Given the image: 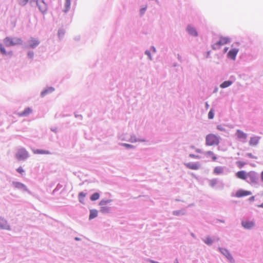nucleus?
<instances>
[{
	"instance_id": "nucleus-20",
	"label": "nucleus",
	"mask_w": 263,
	"mask_h": 263,
	"mask_svg": "<svg viewBox=\"0 0 263 263\" xmlns=\"http://www.w3.org/2000/svg\"><path fill=\"white\" fill-rule=\"evenodd\" d=\"M98 215V211L96 210H91L90 211L89 219H92L96 217Z\"/></svg>"
},
{
	"instance_id": "nucleus-9",
	"label": "nucleus",
	"mask_w": 263,
	"mask_h": 263,
	"mask_svg": "<svg viewBox=\"0 0 263 263\" xmlns=\"http://www.w3.org/2000/svg\"><path fill=\"white\" fill-rule=\"evenodd\" d=\"M28 43L30 48H34L39 45L40 41L36 39L31 37L28 41Z\"/></svg>"
},
{
	"instance_id": "nucleus-4",
	"label": "nucleus",
	"mask_w": 263,
	"mask_h": 263,
	"mask_svg": "<svg viewBox=\"0 0 263 263\" xmlns=\"http://www.w3.org/2000/svg\"><path fill=\"white\" fill-rule=\"evenodd\" d=\"M230 42V40L228 37H221L219 41L214 44L212 45V48L213 49H217L219 48L222 45H225Z\"/></svg>"
},
{
	"instance_id": "nucleus-27",
	"label": "nucleus",
	"mask_w": 263,
	"mask_h": 263,
	"mask_svg": "<svg viewBox=\"0 0 263 263\" xmlns=\"http://www.w3.org/2000/svg\"><path fill=\"white\" fill-rule=\"evenodd\" d=\"M221 252L225 255L228 258H232L230 254L226 250H223V251H221Z\"/></svg>"
},
{
	"instance_id": "nucleus-15",
	"label": "nucleus",
	"mask_w": 263,
	"mask_h": 263,
	"mask_svg": "<svg viewBox=\"0 0 263 263\" xmlns=\"http://www.w3.org/2000/svg\"><path fill=\"white\" fill-rule=\"evenodd\" d=\"M0 228L4 229H9V226L8 225L7 221L0 218Z\"/></svg>"
},
{
	"instance_id": "nucleus-39",
	"label": "nucleus",
	"mask_w": 263,
	"mask_h": 263,
	"mask_svg": "<svg viewBox=\"0 0 263 263\" xmlns=\"http://www.w3.org/2000/svg\"><path fill=\"white\" fill-rule=\"evenodd\" d=\"M145 53L149 57V59H151L150 52L148 51H146Z\"/></svg>"
},
{
	"instance_id": "nucleus-21",
	"label": "nucleus",
	"mask_w": 263,
	"mask_h": 263,
	"mask_svg": "<svg viewBox=\"0 0 263 263\" xmlns=\"http://www.w3.org/2000/svg\"><path fill=\"white\" fill-rule=\"evenodd\" d=\"M223 172V168L220 166H217L214 170V173L216 175H219Z\"/></svg>"
},
{
	"instance_id": "nucleus-18",
	"label": "nucleus",
	"mask_w": 263,
	"mask_h": 263,
	"mask_svg": "<svg viewBox=\"0 0 263 263\" xmlns=\"http://www.w3.org/2000/svg\"><path fill=\"white\" fill-rule=\"evenodd\" d=\"M70 4V0H65L64 4L65 8L63 9L64 12H67L69 10Z\"/></svg>"
},
{
	"instance_id": "nucleus-16",
	"label": "nucleus",
	"mask_w": 263,
	"mask_h": 263,
	"mask_svg": "<svg viewBox=\"0 0 263 263\" xmlns=\"http://www.w3.org/2000/svg\"><path fill=\"white\" fill-rule=\"evenodd\" d=\"M32 110L30 108H26L23 111L18 114L20 116H27L31 112Z\"/></svg>"
},
{
	"instance_id": "nucleus-29",
	"label": "nucleus",
	"mask_w": 263,
	"mask_h": 263,
	"mask_svg": "<svg viewBox=\"0 0 263 263\" xmlns=\"http://www.w3.org/2000/svg\"><path fill=\"white\" fill-rule=\"evenodd\" d=\"M0 50H1V52L3 54H6V51L5 48L4 47V46L2 45H1V46H0Z\"/></svg>"
},
{
	"instance_id": "nucleus-33",
	"label": "nucleus",
	"mask_w": 263,
	"mask_h": 263,
	"mask_svg": "<svg viewBox=\"0 0 263 263\" xmlns=\"http://www.w3.org/2000/svg\"><path fill=\"white\" fill-rule=\"evenodd\" d=\"M17 171L20 173V174H23L24 173V170L23 169V168L20 166L17 169Z\"/></svg>"
},
{
	"instance_id": "nucleus-38",
	"label": "nucleus",
	"mask_w": 263,
	"mask_h": 263,
	"mask_svg": "<svg viewBox=\"0 0 263 263\" xmlns=\"http://www.w3.org/2000/svg\"><path fill=\"white\" fill-rule=\"evenodd\" d=\"M247 156L251 158H256L251 153H248L247 154Z\"/></svg>"
},
{
	"instance_id": "nucleus-42",
	"label": "nucleus",
	"mask_w": 263,
	"mask_h": 263,
	"mask_svg": "<svg viewBox=\"0 0 263 263\" xmlns=\"http://www.w3.org/2000/svg\"><path fill=\"white\" fill-rule=\"evenodd\" d=\"M260 179L261 181L263 182V171L261 172L260 174Z\"/></svg>"
},
{
	"instance_id": "nucleus-30",
	"label": "nucleus",
	"mask_w": 263,
	"mask_h": 263,
	"mask_svg": "<svg viewBox=\"0 0 263 263\" xmlns=\"http://www.w3.org/2000/svg\"><path fill=\"white\" fill-rule=\"evenodd\" d=\"M29 0H20V3L22 5H26L28 2Z\"/></svg>"
},
{
	"instance_id": "nucleus-1",
	"label": "nucleus",
	"mask_w": 263,
	"mask_h": 263,
	"mask_svg": "<svg viewBox=\"0 0 263 263\" xmlns=\"http://www.w3.org/2000/svg\"><path fill=\"white\" fill-rule=\"evenodd\" d=\"M235 175L237 178L243 180H246L249 178L250 183H255L257 182L256 174L254 171L247 172L245 171H240L237 172Z\"/></svg>"
},
{
	"instance_id": "nucleus-10",
	"label": "nucleus",
	"mask_w": 263,
	"mask_h": 263,
	"mask_svg": "<svg viewBox=\"0 0 263 263\" xmlns=\"http://www.w3.org/2000/svg\"><path fill=\"white\" fill-rule=\"evenodd\" d=\"M260 137L258 136H255L253 137H251L249 141V144L250 146H256L257 145L259 141Z\"/></svg>"
},
{
	"instance_id": "nucleus-37",
	"label": "nucleus",
	"mask_w": 263,
	"mask_h": 263,
	"mask_svg": "<svg viewBox=\"0 0 263 263\" xmlns=\"http://www.w3.org/2000/svg\"><path fill=\"white\" fill-rule=\"evenodd\" d=\"M216 180H213L210 181V183L212 186H214L216 184Z\"/></svg>"
},
{
	"instance_id": "nucleus-47",
	"label": "nucleus",
	"mask_w": 263,
	"mask_h": 263,
	"mask_svg": "<svg viewBox=\"0 0 263 263\" xmlns=\"http://www.w3.org/2000/svg\"><path fill=\"white\" fill-rule=\"evenodd\" d=\"M227 50H228V48H226L224 49V52H226L227 51Z\"/></svg>"
},
{
	"instance_id": "nucleus-28",
	"label": "nucleus",
	"mask_w": 263,
	"mask_h": 263,
	"mask_svg": "<svg viewBox=\"0 0 263 263\" xmlns=\"http://www.w3.org/2000/svg\"><path fill=\"white\" fill-rule=\"evenodd\" d=\"M58 34L59 36L61 37L65 34V31L63 29H60L59 30Z\"/></svg>"
},
{
	"instance_id": "nucleus-13",
	"label": "nucleus",
	"mask_w": 263,
	"mask_h": 263,
	"mask_svg": "<svg viewBox=\"0 0 263 263\" xmlns=\"http://www.w3.org/2000/svg\"><path fill=\"white\" fill-rule=\"evenodd\" d=\"M32 152L34 154L49 155L50 154V153L48 151H45L43 149H34L32 150Z\"/></svg>"
},
{
	"instance_id": "nucleus-3",
	"label": "nucleus",
	"mask_w": 263,
	"mask_h": 263,
	"mask_svg": "<svg viewBox=\"0 0 263 263\" xmlns=\"http://www.w3.org/2000/svg\"><path fill=\"white\" fill-rule=\"evenodd\" d=\"M4 42L7 46H12L22 44V40L18 37H6L4 40Z\"/></svg>"
},
{
	"instance_id": "nucleus-2",
	"label": "nucleus",
	"mask_w": 263,
	"mask_h": 263,
	"mask_svg": "<svg viewBox=\"0 0 263 263\" xmlns=\"http://www.w3.org/2000/svg\"><path fill=\"white\" fill-rule=\"evenodd\" d=\"M206 144L209 146L218 145L219 143V138L216 135L210 134L205 138Z\"/></svg>"
},
{
	"instance_id": "nucleus-8",
	"label": "nucleus",
	"mask_w": 263,
	"mask_h": 263,
	"mask_svg": "<svg viewBox=\"0 0 263 263\" xmlns=\"http://www.w3.org/2000/svg\"><path fill=\"white\" fill-rule=\"evenodd\" d=\"M242 227L246 229H250L254 227L255 223L253 221L243 220L241 222Z\"/></svg>"
},
{
	"instance_id": "nucleus-46",
	"label": "nucleus",
	"mask_w": 263,
	"mask_h": 263,
	"mask_svg": "<svg viewBox=\"0 0 263 263\" xmlns=\"http://www.w3.org/2000/svg\"><path fill=\"white\" fill-rule=\"evenodd\" d=\"M205 106H206V108L208 109L209 108V105L208 103H205Z\"/></svg>"
},
{
	"instance_id": "nucleus-48",
	"label": "nucleus",
	"mask_w": 263,
	"mask_h": 263,
	"mask_svg": "<svg viewBox=\"0 0 263 263\" xmlns=\"http://www.w3.org/2000/svg\"><path fill=\"white\" fill-rule=\"evenodd\" d=\"M76 239L77 240H79V239L78 238H76Z\"/></svg>"
},
{
	"instance_id": "nucleus-31",
	"label": "nucleus",
	"mask_w": 263,
	"mask_h": 263,
	"mask_svg": "<svg viewBox=\"0 0 263 263\" xmlns=\"http://www.w3.org/2000/svg\"><path fill=\"white\" fill-rule=\"evenodd\" d=\"M80 200L81 201L82 199L85 197V194L81 192L79 195Z\"/></svg>"
},
{
	"instance_id": "nucleus-11",
	"label": "nucleus",
	"mask_w": 263,
	"mask_h": 263,
	"mask_svg": "<svg viewBox=\"0 0 263 263\" xmlns=\"http://www.w3.org/2000/svg\"><path fill=\"white\" fill-rule=\"evenodd\" d=\"M238 50L237 49H232L229 51L228 53V57L232 60H235L236 55L237 54Z\"/></svg>"
},
{
	"instance_id": "nucleus-26",
	"label": "nucleus",
	"mask_w": 263,
	"mask_h": 263,
	"mask_svg": "<svg viewBox=\"0 0 263 263\" xmlns=\"http://www.w3.org/2000/svg\"><path fill=\"white\" fill-rule=\"evenodd\" d=\"M214 110L213 109H211L208 114V118L210 119H212L214 118Z\"/></svg>"
},
{
	"instance_id": "nucleus-14",
	"label": "nucleus",
	"mask_w": 263,
	"mask_h": 263,
	"mask_svg": "<svg viewBox=\"0 0 263 263\" xmlns=\"http://www.w3.org/2000/svg\"><path fill=\"white\" fill-rule=\"evenodd\" d=\"M187 30L188 32L192 35L197 36V35H198L197 32L196 30V29L194 27H193L190 25H189L187 26Z\"/></svg>"
},
{
	"instance_id": "nucleus-23",
	"label": "nucleus",
	"mask_w": 263,
	"mask_h": 263,
	"mask_svg": "<svg viewBox=\"0 0 263 263\" xmlns=\"http://www.w3.org/2000/svg\"><path fill=\"white\" fill-rule=\"evenodd\" d=\"M99 197H100L99 194L98 193H95L91 196L90 199L92 201H95V200H98L99 198Z\"/></svg>"
},
{
	"instance_id": "nucleus-43",
	"label": "nucleus",
	"mask_w": 263,
	"mask_h": 263,
	"mask_svg": "<svg viewBox=\"0 0 263 263\" xmlns=\"http://www.w3.org/2000/svg\"><path fill=\"white\" fill-rule=\"evenodd\" d=\"M254 199H255V197L254 196H251L250 198H249V200L250 201H253L254 200Z\"/></svg>"
},
{
	"instance_id": "nucleus-41",
	"label": "nucleus",
	"mask_w": 263,
	"mask_h": 263,
	"mask_svg": "<svg viewBox=\"0 0 263 263\" xmlns=\"http://www.w3.org/2000/svg\"><path fill=\"white\" fill-rule=\"evenodd\" d=\"M190 156L191 157H192V158H199V157H198V156H196V155H193V154H190Z\"/></svg>"
},
{
	"instance_id": "nucleus-36",
	"label": "nucleus",
	"mask_w": 263,
	"mask_h": 263,
	"mask_svg": "<svg viewBox=\"0 0 263 263\" xmlns=\"http://www.w3.org/2000/svg\"><path fill=\"white\" fill-rule=\"evenodd\" d=\"M206 155H208L209 156H212L214 155V153L211 151H208L206 153Z\"/></svg>"
},
{
	"instance_id": "nucleus-24",
	"label": "nucleus",
	"mask_w": 263,
	"mask_h": 263,
	"mask_svg": "<svg viewBox=\"0 0 263 263\" xmlns=\"http://www.w3.org/2000/svg\"><path fill=\"white\" fill-rule=\"evenodd\" d=\"M236 164L239 168H241L246 165V162L239 161L236 162Z\"/></svg>"
},
{
	"instance_id": "nucleus-25",
	"label": "nucleus",
	"mask_w": 263,
	"mask_h": 263,
	"mask_svg": "<svg viewBox=\"0 0 263 263\" xmlns=\"http://www.w3.org/2000/svg\"><path fill=\"white\" fill-rule=\"evenodd\" d=\"M204 241L205 243L209 245H211L213 242L212 239L209 237H206L204 239Z\"/></svg>"
},
{
	"instance_id": "nucleus-40",
	"label": "nucleus",
	"mask_w": 263,
	"mask_h": 263,
	"mask_svg": "<svg viewBox=\"0 0 263 263\" xmlns=\"http://www.w3.org/2000/svg\"><path fill=\"white\" fill-rule=\"evenodd\" d=\"M146 10V8H142L140 10V12H141V13L142 14L144 13L145 11Z\"/></svg>"
},
{
	"instance_id": "nucleus-5",
	"label": "nucleus",
	"mask_w": 263,
	"mask_h": 263,
	"mask_svg": "<svg viewBox=\"0 0 263 263\" xmlns=\"http://www.w3.org/2000/svg\"><path fill=\"white\" fill-rule=\"evenodd\" d=\"M28 156L27 152L25 149H20L17 152L16 157L18 160H23Z\"/></svg>"
},
{
	"instance_id": "nucleus-44",
	"label": "nucleus",
	"mask_w": 263,
	"mask_h": 263,
	"mask_svg": "<svg viewBox=\"0 0 263 263\" xmlns=\"http://www.w3.org/2000/svg\"><path fill=\"white\" fill-rule=\"evenodd\" d=\"M212 159H213V161H215L216 160V159H217L216 157L214 155H213L212 156Z\"/></svg>"
},
{
	"instance_id": "nucleus-45",
	"label": "nucleus",
	"mask_w": 263,
	"mask_h": 263,
	"mask_svg": "<svg viewBox=\"0 0 263 263\" xmlns=\"http://www.w3.org/2000/svg\"><path fill=\"white\" fill-rule=\"evenodd\" d=\"M257 206L260 208H263V203L261 204L258 205Z\"/></svg>"
},
{
	"instance_id": "nucleus-17",
	"label": "nucleus",
	"mask_w": 263,
	"mask_h": 263,
	"mask_svg": "<svg viewBox=\"0 0 263 263\" xmlns=\"http://www.w3.org/2000/svg\"><path fill=\"white\" fill-rule=\"evenodd\" d=\"M186 166L192 170H196L199 168V164L197 163H187Z\"/></svg>"
},
{
	"instance_id": "nucleus-12",
	"label": "nucleus",
	"mask_w": 263,
	"mask_h": 263,
	"mask_svg": "<svg viewBox=\"0 0 263 263\" xmlns=\"http://www.w3.org/2000/svg\"><path fill=\"white\" fill-rule=\"evenodd\" d=\"M236 135L239 139L246 140L247 138V135L239 129L237 130Z\"/></svg>"
},
{
	"instance_id": "nucleus-19",
	"label": "nucleus",
	"mask_w": 263,
	"mask_h": 263,
	"mask_svg": "<svg viewBox=\"0 0 263 263\" xmlns=\"http://www.w3.org/2000/svg\"><path fill=\"white\" fill-rule=\"evenodd\" d=\"M54 90V89L53 87H49L44 91H43L41 93V95L42 97H44L45 95L49 93H51Z\"/></svg>"
},
{
	"instance_id": "nucleus-34",
	"label": "nucleus",
	"mask_w": 263,
	"mask_h": 263,
	"mask_svg": "<svg viewBox=\"0 0 263 263\" xmlns=\"http://www.w3.org/2000/svg\"><path fill=\"white\" fill-rule=\"evenodd\" d=\"M16 187H18V188L25 187L24 185H23V184L20 183H17L16 184Z\"/></svg>"
},
{
	"instance_id": "nucleus-22",
	"label": "nucleus",
	"mask_w": 263,
	"mask_h": 263,
	"mask_svg": "<svg viewBox=\"0 0 263 263\" xmlns=\"http://www.w3.org/2000/svg\"><path fill=\"white\" fill-rule=\"evenodd\" d=\"M232 84V82L230 81H224L220 85V87L224 88L229 87Z\"/></svg>"
},
{
	"instance_id": "nucleus-6",
	"label": "nucleus",
	"mask_w": 263,
	"mask_h": 263,
	"mask_svg": "<svg viewBox=\"0 0 263 263\" xmlns=\"http://www.w3.org/2000/svg\"><path fill=\"white\" fill-rule=\"evenodd\" d=\"M111 200H102L100 202V205L101 206V212L102 213H108L109 212V208L106 206V204L110 202Z\"/></svg>"
},
{
	"instance_id": "nucleus-32",
	"label": "nucleus",
	"mask_w": 263,
	"mask_h": 263,
	"mask_svg": "<svg viewBox=\"0 0 263 263\" xmlns=\"http://www.w3.org/2000/svg\"><path fill=\"white\" fill-rule=\"evenodd\" d=\"M34 53L33 51H29L28 53V56L29 58L32 59L33 57Z\"/></svg>"
},
{
	"instance_id": "nucleus-7",
	"label": "nucleus",
	"mask_w": 263,
	"mask_h": 263,
	"mask_svg": "<svg viewBox=\"0 0 263 263\" xmlns=\"http://www.w3.org/2000/svg\"><path fill=\"white\" fill-rule=\"evenodd\" d=\"M252 193L250 191L240 189L236 192L235 196L237 198H240L250 195Z\"/></svg>"
},
{
	"instance_id": "nucleus-35",
	"label": "nucleus",
	"mask_w": 263,
	"mask_h": 263,
	"mask_svg": "<svg viewBox=\"0 0 263 263\" xmlns=\"http://www.w3.org/2000/svg\"><path fill=\"white\" fill-rule=\"evenodd\" d=\"M123 145L125 146L127 148H133V146L132 145L126 144V143L123 144Z\"/></svg>"
}]
</instances>
